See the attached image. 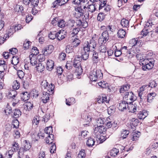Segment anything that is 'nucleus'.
<instances>
[{
	"instance_id": "obj_1",
	"label": "nucleus",
	"mask_w": 158,
	"mask_h": 158,
	"mask_svg": "<svg viewBox=\"0 0 158 158\" xmlns=\"http://www.w3.org/2000/svg\"><path fill=\"white\" fill-rule=\"evenodd\" d=\"M97 44V40L95 37H93L89 41H87V44L81 50L82 58L83 60H86L88 59L89 51H94L96 48Z\"/></svg>"
},
{
	"instance_id": "obj_2",
	"label": "nucleus",
	"mask_w": 158,
	"mask_h": 158,
	"mask_svg": "<svg viewBox=\"0 0 158 158\" xmlns=\"http://www.w3.org/2000/svg\"><path fill=\"white\" fill-rule=\"evenodd\" d=\"M140 61L142 62V69L143 70H150L152 69L154 66V61L151 59H140Z\"/></svg>"
},
{
	"instance_id": "obj_3",
	"label": "nucleus",
	"mask_w": 158,
	"mask_h": 158,
	"mask_svg": "<svg viewBox=\"0 0 158 158\" xmlns=\"http://www.w3.org/2000/svg\"><path fill=\"white\" fill-rule=\"evenodd\" d=\"M102 76V73L100 70L94 69L91 72L89 77L91 81H96L98 79H101Z\"/></svg>"
},
{
	"instance_id": "obj_4",
	"label": "nucleus",
	"mask_w": 158,
	"mask_h": 158,
	"mask_svg": "<svg viewBox=\"0 0 158 158\" xmlns=\"http://www.w3.org/2000/svg\"><path fill=\"white\" fill-rule=\"evenodd\" d=\"M103 30L104 31L98 39V43L100 44H105L109 39V33L106 31Z\"/></svg>"
},
{
	"instance_id": "obj_5",
	"label": "nucleus",
	"mask_w": 158,
	"mask_h": 158,
	"mask_svg": "<svg viewBox=\"0 0 158 158\" xmlns=\"http://www.w3.org/2000/svg\"><path fill=\"white\" fill-rule=\"evenodd\" d=\"M106 131V129L104 126L101 125L95 127L94 130V136H99Z\"/></svg>"
},
{
	"instance_id": "obj_6",
	"label": "nucleus",
	"mask_w": 158,
	"mask_h": 158,
	"mask_svg": "<svg viewBox=\"0 0 158 158\" xmlns=\"http://www.w3.org/2000/svg\"><path fill=\"white\" fill-rule=\"evenodd\" d=\"M101 30H105L106 31L110 34H111L115 31V28L114 27L113 25H108L106 26H102L100 27Z\"/></svg>"
},
{
	"instance_id": "obj_7",
	"label": "nucleus",
	"mask_w": 158,
	"mask_h": 158,
	"mask_svg": "<svg viewBox=\"0 0 158 158\" xmlns=\"http://www.w3.org/2000/svg\"><path fill=\"white\" fill-rule=\"evenodd\" d=\"M15 32L14 26H10L6 31V33L4 35L6 38H8L9 36L12 35Z\"/></svg>"
},
{
	"instance_id": "obj_8",
	"label": "nucleus",
	"mask_w": 158,
	"mask_h": 158,
	"mask_svg": "<svg viewBox=\"0 0 158 158\" xmlns=\"http://www.w3.org/2000/svg\"><path fill=\"white\" fill-rule=\"evenodd\" d=\"M74 25H73L71 27L69 28L70 29L69 34L70 35H71L72 37H73L77 34L80 29L79 27H74Z\"/></svg>"
},
{
	"instance_id": "obj_9",
	"label": "nucleus",
	"mask_w": 158,
	"mask_h": 158,
	"mask_svg": "<svg viewBox=\"0 0 158 158\" xmlns=\"http://www.w3.org/2000/svg\"><path fill=\"white\" fill-rule=\"evenodd\" d=\"M77 26L78 27L81 26L84 28H85L88 26L87 21L82 20H81L80 19L77 20L76 22Z\"/></svg>"
},
{
	"instance_id": "obj_10",
	"label": "nucleus",
	"mask_w": 158,
	"mask_h": 158,
	"mask_svg": "<svg viewBox=\"0 0 158 158\" xmlns=\"http://www.w3.org/2000/svg\"><path fill=\"white\" fill-rule=\"evenodd\" d=\"M50 94L46 91L43 93L41 97V99L44 103H46L49 100V96Z\"/></svg>"
},
{
	"instance_id": "obj_11",
	"label": "nucleus",
	"mask_w": 158,
	"mask_h": 158,
	"mask_svg": "<svg viewBox=\"0 0 158 158\" xmlns=\"http://www.w3.org/2000/svg\"><path fill=\"white\" fill-rule=\"evenodd\" d=\"M131 103L130 102L128 101H124L119 103L118 109L121 111H123L124 109H126L127 107H128V103Z\"/></svg>"
},
{
	"instance_id": "obj_12",
	"label": "nucleus",
	"mask_w": 158,
	"mask_h": 158,
	"mask_svg": "<svg viewBox=\"0 0 158 158\" xmlns=\"http://www.w3.org/2000/svg\"><path fill=\"white\" fill-rule=\"evenodd\" d=\"M134 94L132 92H126L123 97L124 100L132 101L133 100Z\"/></svg>"
},
{
	"instance_id": "obj_13",
	"label": "nucleus",
	"mask_w": 158,
	"mask_h": 158,
	"mask_svg": "<svg viewBox=\"0 0 158 158\" xmlns=\"http://www.w3.org/2000/svg\"><path fill=\"white\" fill-rule=\"evenodd\" d=\"M148 115L147 111L145 110L139 112L137 114L138 118L140 119H143Z\"/></svg>"
},
{
	"instance_id": "obj_14",
	"label": "nucleus",
	"mask_w": 158,
	"mask_h": 158,
	"mask_svg": "<svg viewBox=\"0 0 158 158\" xmlns=\"http://www.w3.org/2000/svg\"><path fill=\"white\" fill-rule=\"evenodd\" d=\"M54 62L50 60H48L46 63V69L49 71H51L53 68L54 66Z\"/></svg>"
},
{
	"instance_id": "obj_15",
	"label": "nucleus",
	"mask_w": 158,
	"mask_h": 158,
	"mask_svg": "<svg viewBox=\"0 0 158 158\" xmlns=\"http://www.w3.org/2000/svg\"><path fill=\"white\" fill-rule=\"evenodd\" d=\"M22 112L18 109H15L13 110L11 115L12 117L15 118H18L21 115Z\"/></svg>"
},
{
	"instance_id": "obj_16",
	"label": "nucleus",
	"mask_w": 158,
	"mask_h": 158,
	"mask_svg": "<svg viewBox=\"0 0 158 158\" xmlns=\"http://www.w3.org/2000/svg\"><path fill=\"white\" fill-rule=\"evenodd\" d=\"M31 143L27 140H24L23 142V148L25 150L27 151L30 149L31 148Z\"/></svg>"
},
{
	"instance_id": "obj_17",
	"label": "nucleus",
	"mask_w": 158,
	"mask_h": 158,
	"mask_svg": "<svg viewBox=\"0 0 158 158\" xmlns=\"http://www.w3.org/2000/svg\"><path fill=\"white\" fill-rule=\"evenodd\" d=\"M53 50V46L52 45H49L46 47L44 50V54L49 55L51 54Z\"/></svg>"
},
{
	"instance_id": "obj_18",
	"label": "nucleus",
	"mask_w": 158,
	"mask_h": 158,
	"mask_svg": "<svg viewBox=\"0 0 158 158\" xmlns=\"http://www.w3.org/2000/svg\"><path fill=\"white\" fill-rule=\"evenodd\" d=\"M73 2L74 4L80 5L81 7V6H84L85 4H87L88 2L86 0H73Z\"/></svg>"
},
{
	"instance_id": "obj_19",
	"label": "nucleus",
	"mask_w": 158,
	"mask_h": 158,
	"mask_svg": "<svg viewBox=\"0 0 158 158\" xmlns=\"http://www.w3.org/2000/svg\"><path fill=\"white\" fill-rule=\"evenodd\" d=\"M129 43L132 47L135 46L136 45L139 46L141 45V42L140 41H138V40H137L135 38H134L130 40Z\"/></svg>"
},
{
	"instance_id": "obj_20",
	"label": "nucleus",
	"mask_w": 158,
	"mask_h": 158,
	"mask_svg": "<svg viewBox=\"0 0 158 158\" xmlns=\"http://www.w3.org/2000/svg\"><path fill=\"white\" fill-rule=\"evenodd\" d=\"M81 58L80 57H76L73 60V65L74 67H77L78 66H81Z\"/></svg>"
},
{
	"instance_id": "obj_21",
	"label": "nucleus",
	"mask_w": 158,
	"mask_h": 158,
	"mask_svg": "<svg viewBox=\"0 0 158 158\" xmlns=\"http://www.w3.org/2000/svg\"><path fill=\"white\" fill-rule=\"evenodd\" d=\"M35 57V56L33 55V53H32L29 56L31 64L33 66L35 65L37 63V60Z\"/></svg>"
},
{
	"instance_id": "obj_22",
	"label": "nucleus",
	"mask_w": 158,
	"mask_h": 158,
	"mask_svg": "<svg viewBox=\"0 0 158 158\" xmlns=\"http://www.w3.org/2000/svg\"><path fill=\"white\" fill-rule=\"evenodd\" d=\"M97 4L96 3L94 4H92L88 6L87 9L88 11L92 13L94 12L96 10Z\"/></svg>"
},
{
	"instance_id": "obj_23",
	"label": "nucleus",
	"mask_w": 158,
	"mask_h": 158,
	"mask_svg": "<svg viewBox=\"0 0 158 158\" xmlns=\"http://www.w3.org/2000/svg\"><path fill=\"white\" fill-rule=\"evenodd\" d=\"M95 138H96V140L98 141V143H102L106 139V137L102 135H99L97 136H94Z\"/></svg>"
},
{
	"instance_id": "obj_24",
	"label": "nucleus",
	"mask_w": 158,
	"mask_h": 158,
	"mask_svg": "<svg viewBox=\"0 0 158 158\" xmlns=\"http://www.w3.org/2000/svg\"><path fill=\"white\" fill-rule=\"evenodd\" d=\"M54 139V136L52 134L48 135V137L46 138V143L49 144H52L53 142V140Z\"/></svg>"
},
{
	"instance_id": "obj_25",
	"label": "nucleus",
	"mask_w": 158,
	"mask_h": 158,
	"mask_svg": "<svg viewBox=\"0 0 158 158\" xmlns=\"http://www.w3.org/2000/svg\"><path fill=\"white\" fill-rule=\"evenodd\" d=\"M147 86L146 85H145L141 87L138 90V92L139 96L141 99H142V95L143 93V92L144 91L146 88Z\"/></svg>"
},
{
	"instance_id": "obj_26",
	"label": "nucleus",
	"mask_w": 158,
	"mask_h": 158,
	"mask_svg": "<svg viewBox=\"0 0 158 158\" xmlns=\"http://www.w3.org/2000/svg\"><path fill=\"white\" fill-rule=\"evenodd\" d=\"M29 95L27 92H25L22 93L21 94L22 100L24 101H26L28 100L29 98Z\"/></svg>"
},
{
	"instance_id": "obj_27",
	"label": "nucleus",
	"mask_w": 158,
	"mask_h": 158,
	"mask_svg": "<svg viewBox=\"0 0 158 158\" xmlns=\"http://www.w3.org/2000/svg\"><path fill=\"white\" fill-rule=\"evenodd\" d=\"M125 31L122 29H119L117 32L118 37L119 38H123L125 37Z\"/></svg>"
},
{
	"instance_id": "obj_28",
	"label": "nucleus",
	"mask_w": 158,
	"mask_h": 158,
	"mask_svg": "<svg viewBox=\"0 0 158 158\" xmlns=\"http://www.w3.org/2000/svg\"><path fill=\"white\" fill-rule=\"evenodd\" d=\"M121 24L123 27L127 28L129 27V22L125 19H123L121 21Z\"/></svg>"
},
{
	"instance_id": "obj_29",
	"label": "nucleus",
	"mask_w": 158,
	"mask_h": 158,
	"mask_svg": "<svg viewBox=\"0 0 158 158\" xmlns=\"http://www.w3.org/2000/svg\"><path fill=\"white\" fill-rule=\"evenodd\" d=\"M137 51V49H136L131 51H127L126 55L129 58H131L134 56L136 55V53L135 52Z\"/></svg>"
},
{
	"instance_id": "obj_30",
	"label": "nucleus",
	"mask_w": 158,
	"mask_h": 158,
	"mask_svg": "<svg viewBox=\"0 0 158 158\" xmlns=\"http://www.w3.org/2000/svg\"><path fill=\"white\" fill-rule=\"evenodd\" d=\"M139 120L137 118H132L131 120L130 124L131 127H135L137 126Z\"/></svg>"
},
{
	"instance_id": "obj_31",
	"label": "nucleus",
	"mask_w": 158,
	"mask_h": 158,
	"mask_svg": "<svg viewBox=\"0 0 158 158\" xmlns=\"http://www.w3.org/2000/svg\"><path fill=\"white\" fill-rule=\"evenodd\" d=\"M106 14L103 12L99 13L97 16V20L98 21L101 22L104 20L105 18Z\"/></svg>"
},
{
	"instance_id": "obj_32",
	"label": "nucleus",
	"mask_w": 158,
	"mask_h": 158,
	"mask_svg": "<svg viewBox=\"0 0 158 158\" xmlns=\"http://www.w3.org/2000/svg\"><path fill=\"white\" fill-rule=\"evenodd\" d=\"M94 143L95 141L94 139L93 138H90L87 140L86 144L89 147H92L94 145Z\"/></svg>"
},
{
	"instance_id": "obj_33",
	"label": "nucleus",
	"mask_w": 158,
	"mask_h": 158,
	"mask_svg": "<svg viewBox=\"0 0 158 158\" xmlns=\"http://www.w3.org/2000/svg\"><path fill=\"white\" fill-rule=\"evenodd\" d=\"M130 85L128 84H126L125 85L122 86L120 89V93H123L126 91H127L130 88Z\"/></svg>"
},
{
	"instance_id": "obj_34",
	"label": "nucleus",
	"mask_w": 158,
	"mask_h": 158,
	"mask_svg": "<svg viewBox=\"0 0 158 158\" xmlns=\"http://www.w3.org/2000/svg\"><path fill=\"white\" fill-rule=\"evenodd\" d=\"M129 133V131L123 130L121 132V138H122L123 139L126 138Z\"/></svg>"
},
{
	"instance_id": "obj_35",
	"label": "nucleus",
	"mask_w": 158,
	"mask_h": 158,
	"mask_svg": "<svg viewBox=\"0 0 158 158\" xmlns=\"http://www.w3.org/2000/svg\"><path fill=\"white\" fill-rule=\"evenodd\" d=\"M17 95L16 91L14 89L11 90L9 92L8 95L9 97L14 99Z\"/></svg>"
},
{
	"instance_id": "obj_36",
	"label": "nucleus",
	"mask_w": 158,
	"mask_h": 158,
	"mask_svg": "<svg viewBox=\"0 0 158 158\" xmlns=\"http://www.w3.org/2000/svg\"><path fill=\"white\" fill-rule=\"evenodd\" d=\"M105 44H101L98 50L101 52L105 53L106 51V48Z\"/></svg>"
},
{
	"instance_id": "obj_37",
	"label": "nucleus",
	"mask_w": 158,
	"mask_h": 158,
	"mask_svg": "<svg viewBox=\"0 0 158 158\" xmlns=\"http://www.w3.org/2000/svg\"><path fill=\"white\" fill-rule=\"evenodd\" d=\"M66 104L69 106H70L71 105L75 103V99L73 98H69L68 99H66Z\"/></svg>"
},
{
	"instance_id": "obj_38",
	"label": "nucleus",
	"mask_w": 158,
	"mask_h": 158,
	"mask_svg": "<svg viewBox=\"0 0 158 158\" xmlns=\"http://www.w3.org/2000/svg\"><path fill=\"white\" fill-rule=\"evenodd\" d=\"M66 35L63 34L62 32L61 33L60 31L57 32V38L59 40H62L65 37Z\"/></svg>"
},
{
	"instance_id": "obj_39",
	"label": "nucleus",
	"mask_w": 158,
	"mask_h": 158,
	"mask_svg": "<svg viewBox=\"0 0 158 158\" xmlns=\"http://www.w3.org/2000/svg\"><path fill=\"white\" fill-rule=\"evenodd\" d=\"M36 68L38 71L42 72L44 70V66L41 63H39L36 66Z\"/></svg>"
},
{
	"instance_id": "obj_40",
	"label": "nucleus",
	"mask_w": 158,
	"mask_h": 158,
	"mask_svg": "<svg viewBox=\"0 0 158 158\" xmlns=\"http://www.w3.org/2000/svg\"><path fill=\"white\" fill-rule=\"evenodd\" d=\"M55 86L53 84L51 83L50 85H49V86H48L47 88L46 89H47L49 93H50V94H52L53 93V90Z\"/></svg>"
},
{
	"instance_id": "obj_41",
	"label": "nucleus",
	"mask_w": 158,
	"mask_h": 158,
	"mask_svg": "<svg viewBox=\"0 0 158 158\" xmlns=\"http://www.w3.org/2000/svg\"><path fill=\"white\" fill-rule=\"evenodd\" d=\"M19 148L18 143L16 142H14L12 144V149L15 152L17 151Z\"/></svg>"
},
{
	"instance_id": "obj_42",
	"label": "nucleus",
	"mask_w": 158,
	"mask_h": 158,
	"mask_svg": "<svg viewBox=\"0 0 158 158\" xmlns=\"http://www.w3.org/2000/svg\"><path fill=\"white\" fill-rule=\"evenodd\" d=\"M19 58L17 56H13L11 60V63L14 65H16L19 63Z\"/></svg>"
},
{
	"instance_id": "obj_43",
	"label": "nucleus",
	"mask_w": 158,
	"mask_h": 158,
	"mask_svg": "<svg viewBox=\"0 0 158 158\" xmlns=\"http://www.w3.org/2000/svg\"><path fill=\"white\" fill-rule=\"evenodd\" d=\"M140 133L139 132L138 133L135 132L133 133L132 141H134L137 140L140 136Z\"/></svg>"
},
{
	"instance_id": "obj_44",
	"label": "nucleus",
	"mask_w": 158,
	"mask_h": 158,
	"mask_svg": "<svg viewBox=\"0 0 158 158\" xmlns=\"http://www.w3.org/2000/svg\"><path fill=\"white\" fill-rule=\"evenodd\" d=\"M155 96L156 94L153 93L148 94L147 96L148 101V102H151Z\"/></svg>"
},
{
	"instance_id": "obj_45",
	"label": "nucleus",
	"mask_w": 158,
	"mask_h": 158,
	"mask_svg": "<svg viewBox=\"0 0 158 158\" xmlns=\"http://www.w3.org/2000/svg\"><path fill=\"white\" fill-rule=\"evenodd\" d=\"M16 11H18V12H21L22 15H23V6H20L19 5H17L15 8Z\"/></svg>"
},
{
	"instance_id": "obj_46",
	"label": "nucleus",
	"mask_w": 158,
	"mask_h": 158,
	"mask_svg": "<svg viewBox=\"0 0 158 158\" xmlns=\"http://www.w3.org/2000/svg\"><path fill=\"white\" fill-rule=\"evenodd\" d=\"M119 151L118 149L116 148H113L110 151V154L111 156H116Z\"/></svg>"
},
{
	"instance_id": "obj_47",
	"label": "nucleus",
	"mask_w": 158,
	"mask_h": 158,
	"mask_svg": "<svg viewBox=\"0 0 158 158\" xmlns=\"http://www.w3.org/2000/svg\"><path fill=\"white\" fill-rule=\"evenodd\" d=\"M48 37L51 39H54L57 37V32L56 31L51 32L49 34Z\"/></svg>"
},
{
	"instance_id": "obj_48",
	"label": "nucleus",
	"mask_w": 158,
	"mask_h": 158,
	"mask_svg": "<svg viewBox=\"0 0 158 158\" xmlns=\"http://www.w3.org/2000/svg\"><path fill=\"white\" fill-rule=\"evenodd\" d=\"M131 111L132 112L134 113L138 109V107L137 106L136 104H131Z\"/></svg>"
},
{
	"instance_id": "obj_49",
	"label": "nucleus",
	"mask_w": 158,
	"mask_h": 158,
	"mask_svg": "<svg viewBox=\"0 0 158 158\" xmlns=\"http://www.w3.org/2000/svg\"><path fill=\"white\" fill-rule=\"evenodd\" d=\"M44 131L48 135H51L52 132V127H46Z\"/></svg>"
},
{
	"instance_id": "obj_50",
	"label": "nucleus",
	"mask_w": 158,
	"mask_h": 158,
	"mask_svg": "<svg viewBox=\"0 0 158 158\" xmlns=\"http://www.w3.org/2000/svg\"><path fill=\"white\" fill-rule=\"evenodd\" d=\"M107 0H100V3H99V9H101L102 7H105L106 4Z\"/></svg>"
},
{
	"instance_id": "obj_51",
	"label": "nucleus",
	"mask_w": 158,
	"mask_h": 158,
	"mask_svg": "<svg viewBox=\"0 0 158 158\" xmlns=\"http://www.w3.org/2000/svg\"><path fill=\"white\" fill-rule=\"evenodd\" d=\"M14 85H13V88L15 89H19L20 85V83L19 82H18L17 80H15L14 82Z\"/></svg>"
},
{
	"instance_id": "obj_52",
	"label": "nucleus",
	"mask_w": 158,
	"mask_h": 158,
	"mask_svg": "<svg viewBox=\"0 0 158 158\" xmlns=\"http://www.w3.org/2000/svg\"><path fill=\"white\" fill-rule=\"evenodd\" d=\"M105 119L103 118H99L97 121V126H98L100 125L102 126V125L104 123Z\"/></svg>"
},
{
	"instance_id": "obj_53",
	"label": "nucleus",
	"mask_w": 158,
	"mask_h": 158,
	"mask_svg": "<svg viewBox=\"0 0 158 158\" xmlns=\"http://www.w3.org/2000/svg\"><path fill=\"white\" fill-rule=\"evenodd\" d=\"M85 154L84 150L81 149L79 152L78 155V158H85Z\"/></svg>"
},
{
	"instance_id": "obj_54",
	"label": "nucleus",
	"mask_w": 158,
	"mask_h": 158,
	"mask_svg": "<svg viewBox=\"0 0 158 158\" xmlns=\"http://www.w3.org/2000/svg\"><path fill=\"white\" fill-rule=\"evenodd\" d=\"M4 112L6 114L12 113V109L9 105H7L4 110Z\"/></svg>"
},
{
	"instance_id": "obj_55",
	"label": "nucleus",
	"mask_w": 158,
	"mask_h": 158,
	"mask_svg": "<svg viewBox=\"0 0 158 158\" xmlns=\"http://www.w3.org/2000/svg\"><path fill=\"white\" fill-rule=\"evenodd\" d=\"M76 68L75 70V72L76 73H77V74L78 75H80L82 74L83 70L81 66H78L77 67L75 68Z\"/></svg>"
},
{
	"instance_id": "obj_56",
	"label": "nucleus",
	"mask_w": 158,
	"mask_h": 158,
	"mask_svg": "<svg viewBox=\"0 0 158 158\" xmlns=\"http://www.w3.org/2000/svg\"><path fill=\"white\" fill-rule=\"evenodd\" d=\"M93 60L96 62L98 61V54L95 51H93Z\"/></svg>"
},
{
	"instance_id": "obj_57",
	"label": "nucleus",
	"mask_w": 158,
	"mask_h": 158,
	"mask_svg": "<svg viewBox=\"0 0 158 158\" xmlns=\"http://www.w3.org/2000/svg\"><path fill=\"white\" fill-rule=\"evenodd\" d=\"M25 150L23 148H20L18 152V157L19 158H22L23 157L24 153Z\"/></svg>"
},
{
	"instance_id": "obj_58",
	"label": "nucleus",
	"mask_w": 158,
	"mask_h": 158,
	"mask_svg": "<svg viewBox=\"0 0 158 158\" xmlns=\"http://www.w3.org/2000/svg\"><path fill=\"white\" fill-rule=\"evenodd\" d=\"M107 110L108 114H111L115 112V108L113 106H110L108 108Z\"/></svg>"
},
{
	"instance_id": "obj_59",
	"label": "nucleus",
	"mask_w": 158,
	"mask_h": 158,
	"mask_svg": "<svg viewBox=\"0 0 158 158\" xmlns=\"http://www.w3.org/2000/svg\"><path fill=\"white\" fill-rule=\"evenodd\" d=\"M57 25L59 27L62 28L64 27L65 23L63 20H60L58 22Z\"/></svg>"
},
{
	"instance_id": "obj_60",
	"label": "nucleus",
	"mask_w": 158,
	"mask_h": 158,
	"mask_svg": "<svg viewBox=\"0 0 158 158\" xmlns=\"http://www.w3.org/2000/svg\"><path fill=\"white\" fill-rule=\"evenodd\" d=\"M80 41L78 39L76 38L73 42V44L74 47H76L79 45L80 44Z\"/></svg>"
},
{
	"instance_id": "obj_61",
	"label": "nucleus",
	"mask_w": 158,
	"mask_h": 158,
	"mask_svg": "<svg viewBox=\"0 0 158 158\" xmlns=\"http://www.w3.org/2000/svg\"><path fill=\"white\" fill-rule=\"evenodd\" d=\"M66 55L64 52H62L61 53L59 54V58L60 60H64L66 58Z\"/></svg>"
},
{
	"instance_id": "obj_62",
	"label": "nucleus",
	"mask_w": 158,
	"mask_h": 158,
	"mask_svg": "<svg viewBox=\"0 0 158 158\" xmlns=\"http://www.w3.org/2000/svg\"><path fill=\"white\" fill-rule=\"evenodd\" d=\"M19 125V122L17 119H15L13 122V127L16 128H18Z\"/></svg>"
},
{
	"instance_id": "obj_63",
	"label": "nucleus",
	"mask_w": 158,
	"mask_h": 158,
	"mask_svg": "<svg viewBox=\"0 0 158 158\" xmlns=\"http://www.w3.org/2000/svg\"><path fill=\"white\" fill-rule=\"evenodd\" d=\"M149 33L148 29L144 28L141 32V35L143 36H146Z\"/></svg>"
},
{
	"instance_id": "obj_64",
	"label": "nucleus",
	"mask_w": 158,
	"mask_h": 158,
	"mask_svg": "<svg viewBox=\"0 0 158 158\" xmlns=\"http://www.w3.org/2000/svg\"><path fill=\"white\" fill-rule=\"evenodd\" d=\"M39 118L37 116L34 117L32 120V123L33 124L37 125L39 123Z\"/></svg>"
}]
</instances>
